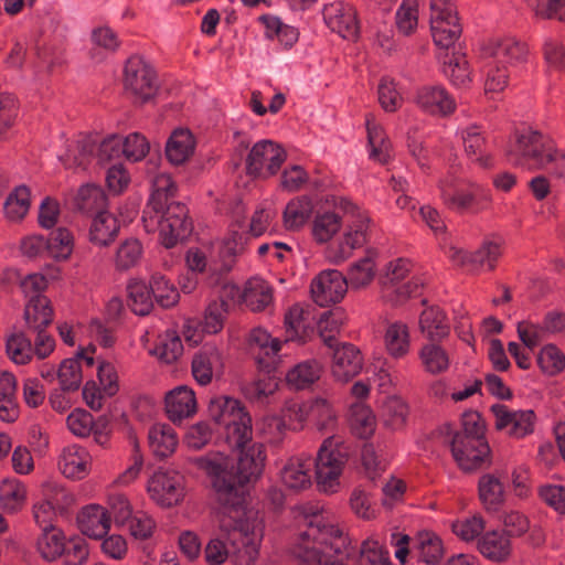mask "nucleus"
<instances>
[{
  "instance_id": "f257e3e1",
  "label": "nucleus",
  "mask_w": 565,
  "mask_h": 565,
  "mask_svg": "<svg viewBox=\"0 0 565 565\" xmlns=\"http://www.w3.org/2000/svg\"><path fill=\"white\" fill-rule=\"evenodd\" d=\"M220 536L212 539L205 547V559L210 565L223 564L230 555L243 565H250L259 553L263 539L262 522L257 513L243 504H224L217 513Z\"/></svg>"
},
{
  "instance_id": "f03ea898",
  "label": "nucleus",
  "mask_w": 565,
  "mask_h": 565,
  "mask_svg": "<svg viewBox=\"0 0 565 565\" xmlns=\"http://www.w3.org/2000/svg\"><path fill=\"white\" fill-rule=\"evenodd\" d=\"M318 503H305L296 508L297 518L306 526L292 547L297 565H338L348 546V537L330 515L323 514Z\"/></svg>"
},
{
  "instance_id": "7ed1b4c3",
  "label": "nucleus",
  "mask_w": 565,
  "mask_h": 565,
  "mask_svg": "<svg viewBox=\"0 0 565 565\" xmlns=\"http://www.w3.org/2000/svg\"><path fill=\"white\" fill-rule=\"evenodd\" d=\"M236 463L222 452H211L195 459V465L209 477L224 504L241 503L239 488L257 481L263 475L267 455L262 443L239 448Z\"/></svg>"
},
{
  "instance_id": "20e7f679",
  "label": "nucleus",
  "mask_w": 565,
  "mask_h": 565,
  "mask_svg": "<svg viewBox=\"0 0 565 565\" xmlns=\"http://www.w3.org/2000/svg\"><path fill=\"white\" fill-rule=\"evenodd\" d=\"M121 85L125 97L135 106L153 103L161 87L156 67L140 54H131L124 62Z\"/></svg>"
},
{
  "instance_id": "39448f33",
  "label": "nucleus",
  "mask_w": 565,
  "mask_h": 565,
  "mask_svg": "<svg viewBox=\"0 0 565 565\" xmlns=\"http://www.w3.org/2000/svg\"><path fill=\"white\" fill-rule=\"evenodd\" d=\"M349 456V447L341 437L330 436L322 441L315 460L316 484L320 492L333 494L340 491Z\"/></svg>"
},
{
  "instance_id": "423d86ee",
  "label": "nucleus",
  "mask_w": 565,
  "mask_h": 565,
  "mask_svg": "<svg viewBox=\"0 0 565 565\" xmlns=\"http://www.w3.org/2000/svg\"><path fill=\"white\" fill-rule=\"evenodd\" d=\"M514 139L511 156L515 164L548 171L559 149L548 136L526 127L516 130Z\"/></svg>"
},
{
  "instance_id": "0eeeda50",
  "label": "nucleus",
  "mask_w": 565,
  "mask_h": 565,
  "mask_svg": "<svg viewBox=\"0 0 565 565\" xmlns=\"http://www.w3.org/2000/svg\"><path fill=\"white\" fill-rule=\"evenodd\" d=\"M127 529L138 540L149 539L156 529L153 518L145 511L135 510L125 493L108 494V529Z\"/></svg>"
},
{
  "instance_id": "6e6552de",
  "label": "nucleus",
  "mask_w": 565,
  "mask_h": 565,
  "mask_svg": "<svg viewBox=\"0 0 565 565\" xmlns=\"http://www.w3.org/2000/svg\"><path fill=\"white\" fill-rule=\"evenodd\" d=\"M505 241L499 235L486 237L475 252H467L455 245L446 250L449 260L458 267L469 268L472 271H493L503 255Z\"/></svg>"
},
{
  "instance_id": "1a4fd4ad",
  "label": "nucleus",
  "mask_w": 565,
  "mask_h": 565,
  "mask_svg": "<svg viewBox=\"0 0 565 565\" xmlns=\"http://www.w3.org/2000/svg\"><path fill=\"white\" fill-rule=\"evenodd\" d=\"M411 262L398 258L391 262L383 278V290L385 297L394 305H401L412 297H416L423 289V281L419 277H409Z\"/></svg>"
},
{
  "instance_id": "9d476101",
  "label": "nucleus",
  "mask_w": 565,
  "mask_h": 565,
  "mask_svg": "<svg viewBox=\"0 0 565 565\" xmlns=\"http://www.w3.org/2000/svg\"><path fill=\"white\" fill-rule=\"evenodd\" d=\"M443 444L449 446L454 460L463 471H472L488 462L490 447L486 438L441 437Z\"/></svg>"
},
{
  "instance_id": "9b49d317",
  "label": "nucleus",
  "mask_w": 565,
  "mask_h": 565,
  "mask_svg": "<svg viewBox=\"0 0 565 565\" xmlns=\"http://www.w3.org/2000/svg\"><path fill=\"white\" fill-rule=\"evenodd\" d=\"M340 207L347 213L352 214L356 217L355 221L348 227L341 242L339 243L338 249L333 255L335 263H341L351 257L352 252L355 248H361L367 242V231L370 224V217L365 212H362L352 202L341 199Z\"/></svg>"
},
{
  "instance_id": "f8f14e48",
  "label": "nucleus",
  "mask_w": 565,
  "mask_h": 565,
  "mask_svg": "<svg viewBox=\"0 0 565 565\" xmlns=\"http://www.w3.org/2000/svg\"><path fill=\"white\" fill-rule=\"evenodd\" d=\"M285 150L270 140L256 142L246 159L249 175L267 178L274 175L286 160Z\"/></svg>"
},
{
  "instance_id": "ddd939ff",
  "label": "nucleus",
  "mask_w": 565,
  "mask_h": 565,
  "mask_svg": "<svg viewBox=\"0 0 565 565\" xmlns=\"http://www.w3.org/2000/svg\"><path fill=\"white\" fill-rule=\"evenodd\" d=\"M105 143L106 137L103 134L81 135L75 145L62 157L63 164L67 169L86 170L94 160H97V164L102 166L104 161L102 149Z\"/></svg>"
},
{
  "instance_id": "4468645a",
  "label": "nucleus",
  "mask_w": 565,
  "mask_h": 565,
  "mask_svg": "<svg viewBox=\"0 0 565 565\" xmlns=\"http://www.w3.org/2000/svg\"><path fill=\"white\" fill-rule=\"evenodd\" d=\"M494 426L509 437L521 439L534 431L536 416L532 409L513 411L503 404L491 406Z\"/></svg>"
},
{
  "instance_id": "2eb2a0df",
  "label": "nucleus",
  "mask_w": 565,
  "mask_h": 565,
  "mask_svg": "<svg viewBox=\"0 0 565 565\" xmlns=\"http://www.w3.org/2000/svg\"><path fill=\"white\" fill-rule=\"evenodd\" d=\"M147 491L160 507L177 505L184 495L183 477L177 471H157L149 479Z\"/></svg>"
},
{
  "instance_id": "dca6fc26",
  "label": "nucleus",
  "mask_w": 565,
  "mask_h": 565,
  "mask_svg": "<svg viewBox=\"0 0 565 565\" xmlns=\"http://www.w3.org/2000/svg\"><path fill=\"white\" fill-rule=\"evenodd\" d=\"M486 57H492L495 63L519 67L527 63L530 50L525 42L512 36L490 39L481 46Z\"/></svg>"
},
{
  "instance_id": "f3484780",
  "label": "nucleus",
  "mask_w": 565,
  "mask_h": 565,
  "mask_svg": "<svg viewBox=\"0 0 565 565\" xmlns=\"http://www.w3.org/2000/svg\"><path fill=\"white\" fill-rule=\"evenodd\" d=\"M347 291L348 280L337 269L321 271L310 284L311 298L320 307L341 301Z\"/></svg>"
},
{
  "instance_id": "a211bd4d",
  "label": "nucleus",
  "mask_w": 565,
  "mask_h": 565,
  "mask_svg": "<svg viewBox=\"0 0 565 565\" xmlns=\"http://www.w3.org/2000/svg\"><path fill=\"white\" fill-rule=\"evenodd\" d=\"M443 201L454 210L480 212L491 205L492 195L489 190L479 184H471L467 192L461 190L455 192L443 185Z\"/></svg>"
},
{
  "instance_id": "6ab92c4d",
  "label": "nucleus",
  "mask_w": 565,
  "mask_h": 565,
  "mask_svg": "<svg viewBox=\"0 0 565 565\" xmlns=\"http://www.w3.org/2000/svg\"><path fill=\"white\" fill-rule=\"evenodd\" d=\"M323 18L327 25L343 39L353 40L358 35L359 25L355 10L347 3L333 2L324 7Z\"/></svg>"
},
{
  "instance_id": "aec40b11",
  "label": "nucleus",
  "mask_w": 565,
  "mask_h": 565,
  "mask_svg": "<svg viewBox=\"0 0 565 565\" xmlns=\"http://www.w3.org/2000/svg\"><path fill=\"white\" fill-rule=\"evenodd\" d=\"M177 190V184L169 173L159 172L153 177L151 195L142 216L145 227H149L148 220L153 221L152 213L163 212V209L172 202Z\"/></svg>"
},
{
  "instance_id": "412c9836",
  "label": "nucleus",
  "mask_w": 565,
  "mask_h": 565,
  "mask_svg": "<svg viewBox=\"0 0 565 565\" xmlns=\"http://www.w3.org/2000/svg\"><path fill=\"white\" fill-rule=\"evenodd\" d=\"M191 369L194 380L205 386L212 382L214 376H220L223 373V356L215 347H204L193 355Z\"/></svg>"
},
{
  "instance_id": "4be33fe9",
  "label": "nucleus",
  "mask_w": 565,
  "mask_h": 565,
  "mask_svg": "<svg viewBox=\"0 0 565 565\" xmlns=\"http://www.w3.org/2000/svg\"><path fill=\"white\" fill-rule=\"evenodd\" d=\"M76 522L82 534L100 541V548L106 552V508L97 503L84 505L76 515Z\"/></svg>"
},
{
  "instance_id": "5701e85b",
  "label": "nucleus",
  "mask_w": 565,
  "mask_h": 565,
  "mask_svg": "<svg viewBox=\"0 0 565 565\" xmlns=\"http://www.w3.org/2000/svg\"><path fill=\"white\" fill-rule=\"evenodd\" d=\"M58 469L67 479L82 480L90 472L92 456L78 445L66 446L58 457Z\"/></svg>"
},
{
  "instance_id": "b1692460",
  "label": "nucleus",
  "mask_w": 565,
  "mask_h": 565,
  "mask_svg": "<svg viewBox=\"0 0 565 565\" xmlns=\"http://www.w3.org/2000/svg\"><path fill=\"white\" fill-rule=\"evenodd\" d=\"M150 146L146 137L138 132L126 137L108 136V160L124 156L129 161H140L149 152Z\"/></svg>"
},
{
  "instance_id": "393cba45",
  "label": "nucleus",
  "mask_w": 565,
  "mask_h": 565,
  "mask_svg": "<svg viewBox=\"0 0 565 565\" xmlns=\"http://www.w3.org/2000/svg\"><path fill=\"white\" fill-rule=\"evenodd\" d=\"M416 104L427 114L448 116L456 109L454 97L443 86H424L418 89Z\"/></svg>"
},
{
  "instance_id": "a878e982",
  "label": "nucleus",
  "mask_w": 565,
  "mask_h": 565,
  "mask_svg": "<svg viewBox=\"0 0 565 565\" xmlns=\"http://www.w3.org/2000/svg\"><path fill=\"white\" fill-rule=\"evenodd\" d=\"M362 365L360 351L353 344H343L334 350L331 373L335 381L347 383L361 372Z\"/></svg>"
},
{
  "instance_id": "bb28decb",
  "label": "nucleus",
  "mask_w": 565,
  "mask_h": 565,
  "mask_svg": "<svg viewBox=\"0 0 565 565\" xmlns=\"http://www.w3.org/2000/svg\"><path fill=\"white\" fill-rule=\"evenodd\" d=\"M418 331L427 342L447 339L450 323L446 312L438 306L426 307L418 317Z\"/></svg>"
},
{
  "instance_id": "cd10ccee",
  "label": "nucleus",
  "mask_w": 565,
  "mask_h": 565,
  "mask_svg": "<svg viewBox=\"0 0 565 565\" xmlns=\"http://www.w3.org/2000/svg\"><path fill=\"white\" fill-rule=\"evenodd\" d=\"M477 550L490 562L504 563L512 554V543L505 531L492 530L477 540Z\"/></svg>"
},
{
  "instance_id": "c85d7f7f",
  "label": "nucleus",
  "mask_w": 565,
  "mask_h": 565,
  "mask_svg": "<svg viewBox=\"0 0 565 565\" xmlns=\"http://www.w3.org/2000/svg\"><path fill=\"white\" fill-rule=\"evenodd\" d=\"M196 139L188 128L174 129L166 142V158L172 166L186 163L194 154Z\"/></svg>"
},
{
  "instance_id": "c756f323",
  "label": "nucleus",
  "mask_w": 565,
  "mask_h": 565,
  "mask_svg": "<svg viewBox=\"0 0 565 565\" xmlns=\"http://www.w3.org/2000/svg\"><path fill=\"white\" fill-rule=\"evenodd\" d=\"M196 408L194 391L188 386H178L166 396V412L173 423L193 416Z\"/></svg>"
},
{
  "instance_id": "7c9ffc66",
  "label": "nucleus",
  "mask_w": 565,
  "mask_h": 565,
  "mask_svg": "<svg viewBox=\"0 0 565 565\" xmlns=\"http://www.w3.org/2000/svg\"><path fill=\"white\" fill-rule=\"evenodd\" d=\"M466 154L482 168L492 166L484 131L480 126L470 125L460 132Z\"/></svg>"
},
{
  "instance_id": "2f4dec72",
  "label": "nucleus",
  "mask_w": 565,
  "mask_h": 565,
  "mask_svg": "<svg viewBox=\"0 0 565 565\" xmlns=\"http://www.w3.org/2000/svg\"><path fill=\"white\" fill-rule=\"evenodd\" d=\"M503 472H488L479 478V499L488 511H498L505 502Z\"/></svg>"
},
{
  "instance_id": "473e14b6",
  "label": "nucleus",
  "mask_w": 565,
  "mask_h": 565,
  "mask_svg": "<svg viewBox=\"0 0 565 565\" xmlns=\"http://www.w3.org/2000/svg\"><path fill=\"white\" fill-rule=\"evenodd\" d=\"M440 342H426L418 350L420 365L430 375L444 374L448 372L451 365L450 353Z\"/></svg>"
},
{
  "instance_id": "72a5a7b5",
  "label": "nucleus",
  "mask_w": 565,
  "mask_h": 565,
  "mask_svg": "<svg viewBox=\"0 0 565 565\" xmlns=\"http://www.w3.org/2000/svg\"><path fill=\"white\" fill-rule=\"evenodd\" d=\"M298 408L320 431L333 430L337 426V412L327 398L317 397L309 404L299 405Z\"/></svg>"
},
{
  "instance_id": "f704fd0d",
  "label": "nucleus",
  "mask_w": 565,
  "mask_h": 565,
  "mask_svg": "<svg viewBox=\"0 0 565 565\" xmlns=\"http://www.w3.org/2000/svg\"><path fill=\"white\" fill-rule=\"evenodd\" d=\"M28 501V488L17 478L0 481V509L7 514H17Z\"/></svg>"
},
{
  "instance_id": "c9c22d12",
  "label": "nucleus",
  "mask_w": 565,
  "mask_h": 565,
  "mask_svg": "<svg viewBox=\"0 0 565 565\" xmlns=\"http://www.w3.org/2000/svg\"><path fill=\"white\" fill-rule=\"evenodd\" d=\"M77 211L87 215L106 214V192L100 185L86 183L79 186L73 200Z\"/></svg>"
},
{
  "instance_id": "e433bc0d",
  "label": "nucleus",
  "mask_w": 565,
  "mask_h": 565,
  "mask_svg": "<svg viewBox=\"0 0 565 565\" xmlns=\"http://www.w3.org/2000/svg\"><path fill=\"white\" fill-rule=\"evenodd\" d=\"M384 347L394 359H402L411 350V332L407 323L403 321L388 322L385 327Z\"/></svg>"
},
{
  "instance_id": "4c0bfd02",
  "label": "nucleus",
  "mask_w": 565,
  "mask_h": 565,
  "mask_svg": "<svg viewBox=\"0 0 565 565\" xmlns=\"http://www.w3.org/2000/svg\"><path fill=\"white\" fill-rule=\"evenodd\" d=\"M429 23L435 44L443 49L454 46L462 33L459 17H429Z\"/></svg>"
},
{
  "instance_id": "58836bf2",
  "label": "nucleus",
  "mask_w": 565,
  "mask_h": 565,
  "mask_svg": "<svg viewBox=\"0 0 565 565\" xmlns=\"http://www.w3.org/2000/svg\"><path fill=\"white\" fill-rule=\"evenodd\" d=\"M149 447L158 458L171 456L179 444L175 430L164 423L153 424L148 431Z\"/></svg>"
},
{
  "instance_id": "ea45409f",
  "label": "nucleus",
  "mask_w": 565,
  "mask_h": 565,
  "mask_svg": "<svg viewBox=\"0 0 565 565\" xmlns=\"http://www.w3.org/2000/svg\"><path fill=\"white\" fill-rule=\"evenodd\" d=\"M310 468L309 460L290 458L280 470L281 482L290 490H306L311 486Z\"/></svg>"
},
{
  "instance_id": "a19ab883",
  "label": "nucleus",
  "mask_w": 565,
  "mask_h": 565,
  "mask_svg": "<svg viewBox=\"0 0 565 565\" xmlns=\"http://www.w3.org/2000/svg\"><path fill=\"white\" fill-rule=\"evenodd\" d=\"M322 364L315 360H306L292 366L286 374V383L292 390L300 391L309 388L322 375Z\"/></svg>"
},
{
  "instance_id": "79ce46f5",
  "label": "nucleus",
  "mask_w": 565,
  "mask_h": 565,
  "mask_svg": "<svg viewBox=\"0 0 565 565\" xmlns=\"http://www.w3.org/2000/svg\"><path fill=\"white\" fill-rule=\"evenodd\" d=\"M54 318V311L47 297H35L25 305L24 320L29 331L45 330Z\"/></svg>"
},
{
  "instance_id": "37998d69",
  "label": "nucleus",
  "mask_w": 565,
  "mask_h": 565,
  "mask_svg": "<svg viewBox=\"0 0 565 565\" xmlns=\"http://www.w3.org/2000/svg\"><path fill=\"white\" fill-rule=\"evenodd\" d=\"M309 311L299 305H294L285 316L286 339L288 341L306 342L313 332L308 323Z\"/></svg>"
},
{
  "instance_id": "c03bdc74",
  "label": "nucleus",
  "mask_w": 565,
  "mask_h": 565,
  "mask_svg": "<svg viewBox=\"0 0 565 565\" xmlns=\"http://www.w3.org/2000/svg\"><path fill=\"white\" fill-rule=\"evenodd\" d=\"M242 299L252 311H263L273 302V289L264 279L255 277L245 284Z\"/></svg>"
},
{
  "instance_id": "a18cd8bd",
  "label": "nucleus",
  "mask_w": 565,
  "mask_h": 565,
  "mask_svg": "<svg viewBox=\"0 0 565 565\" xmlns=\"http://www.w3.org/2000/svg\"><path fill=\"white\" fill-rule=\"evenodd\" d=\"M408 415L409 407L402 397L390 396L382 405L381 420L391 431L402 430L406 426Z\"/></svg>"
},
{
  "instance_id": "49530a36",
  "label": "nucleus",
  "mask_w": 565,
  "mask_h": 565,
  "mask_svg": "<svg viewBox=\"0 0 565 565\" xmlns=\"http://www.w3.org/2000/svg\"><path fill=\"white\" fill-rule=\"evenodd\" d=\"M347 321V315L342 308H334L321 313L317 321L318 333L326 345L333 348L342 327Z\"/></svg>"
},
{
  "instance_id": "de8ad7c7",
  "label": "nucleus",
  "mask_w": 565,
  "mask_h": 565,
  "mask_svg": "<svg viewBox=\"0 0 565 565\" xmlns=\"http://www.w3.org/2000/svg\"><path fill=\"white\" fill-rule=\"evenodd\" d=\"M312 210V201L306 195L290 200L284 211V226L289 231L300 230L310 218Z\"/></svg>"
},
{
  "instance_id": "09e8293b",
  "label": "nucleus",
  "mask_w": 565,
  "mask_h": 565,
  "mask_svg": "<svg viewBox=\"0 0 565 565\" xmlns=\"http://www.w3.org/2000/svg\"><path fill=\"white\" fill-rule=\"evenodd\" d=\"M366 130L370 158L380 163H386L391 156V143L383 128L376 122L372 115L366 116Z\"/></svg>"
},
{
  "instance_id": "8fccbe9b",
  "label": "nucleus",
  "mask_w": 565,
  "mask_h": 565,
  "mask_svg": "<svg viewBox=\"0 0 565 565\" xmlns=\"http://www.w3.org/2000/svg\"><path fill=\"white\" fill-rule=\"evenodd\" d=\"M225 440L232 449H239L248 446L253 438L252 418L247 412L225 426Z\"/></svg>"
},
{
  "instance_id": "3c124183",
  "label": "nucleus",
  "mask_w": 565,
  "mask_h": 565,
  "mask_svg": "<svg viewBox=\"0 0 565 565\" xmlns=\"http://www.w3.org/2000/svg\"><path fill=\"white\" fill-rule=\"evenodd\" d=\"M342 227V216L333 211L318 212L312 221L313 239L323 244L329 242Z\"/></svg>"
},
{
  "instance_id": "603ef678",
  "label": "nucleus",
  "mask_w": 565,
  "mask_h": 565,
  "mask_svg": "<svg viewBox=\"0 0 565 565\" xmlns=\"http://www.w3.org/2000/svg\"><path fill=\"white\" fill-rule=\"evenodd\" d=\"M31 206V191L26 185L15 186L3 204L6 218L19 222L25 217Z\"/></svg>"
},
{
  "instance_id": "864d4df0",
  "label": "nucleus",
  "mask_w": 565,
  "mask_h": 565,
  "mask_svg": "<svg viewBox=\"0 0 565 565\" xmlns=\"http://www.w3.org/2000/svg\"><path fill=\"white\" fill-rule=\"evenodd\" d=\"M244 413L245 409L239 401L227 396L216 397L209 405L210 417L222 426H225L231 420H235Z\"/></svg>"
},
{
  "instance_id": "5fc2aeb1",
  "label": "nucleus",
  "mask_w": 565,
  "mask_h": 565,
  "mask_svg": "<svg viewBox=\"0 0 565 565\" xmlns=\"http://www.w3.org/2000/svg\"><path fill=\"white\" fill-rule=\"evenodd\" d=\"M484 422L478 412H466L461 418V429L452 431L450 425H444L439 434L441 437H473V438H486L484 437Z\"/></svg>"
},
{
  "instance_id": "6e6d98bb",
  "label": "nucleus",
  "mask_w": 565,
  "mask_h": 565,
  "mask_svg": "<svg viewBox=\"0 0 565 565\" xmlns=\"http://www.w3.org/2000/svg\"><path fill=\"white\" fill-rule=\"evenodd\" d=\"M278 386L279 381L275 375L262 373L256 379L246 382L243 392L248 399L263 403L276 393Z\"/></svg>"
},
{
  "instance_id": "4d7b16f0",
  "label": "nucleus",
  "mask_w": 565,
  "mask_h": 565,
  "mask_svg": "<svg viewBox=\"0 0 565 565\" xmlns=\"http://www.w3.org/2000/svg\"><path fill=\"white\" fill-rule=\"evenodd\" d=\"M128 300L131 310L138 316H147L153 308L151 289L145 281L131 279L127 285Z\"/></svg>"
},
{
  "instance_id": "13d9d810",
  "label": "nucleus",
  "mask_w": 565,
  "mask_h": 565,
  "mask_svg": "<svg viewBox=\"0 0 565 565\" xmlns=\"http://www.w3.org/2000/svg\"><path fill=\"white\" fill-rule=\"evenodd\" d=\"M375 254L367 252L366 256L351 265L348 271V286L354 289L364 288L375 277Z\"/></svg>"
},
{
  "instance_id": "bf43d9fd",
  "label": "nucleus",
  "mask_w": 565,
  "mask_h": 565,
  "mask_svg": "<svg viewBox=\"0 0 565 565\" xmlns=\"http://www.w3.org/2000/svg\"><path fill=\"white\" fill-rule=\"evenodd\" d=\"M6 352L13 363L25 365L33 359V344L23 332H14L7 338Z\"/></svg>"
},
{
  "instance_id": "052dcab7",
  "label": "nucleus",
  "mask_w": 565,
  "mask_h": 565,
  "mask_svg": "<svg viewBox=\"0 0 565 565\" xmlns=\"http://www.w3.org/2000/svg\"><path fill=\"white\" fill-rule=\"evenodd\" d=\"M42 531L36 542L41 556L46 561H54L62 556L65 550V536L62 531L55 527Z\"/></svg>"
},
{
  "instance_id": "680f3d73",
  "label": "nucleus",
  "mask_w": 565,
  "mask_h": 565,
  "mask_svg": "<svg viewBox=\"0 0 565 565\" xmlns=\"http://www.w3.org/2000/svg\"><path fill=\"white\" fill-rule=\"evenodd\" d=\"M418 558L429 565L437 564L444 555L441 540L431 532H422L416 539Z\"/></svg>"
},
{
  "instance_id": "e2e57ef3",
  "label": "nucleus",
  "mask_w": 565,
  "mask_h": 565,
  "mask_svg": "<svg viewBox=\"0 0 565 565\" xmlns=\"http://www.w3.org/2000/svg\"><path fill=\"white\" fill-rule=\"evenodd\" d=\"M444 74L458 87H465L471 82L469 63L465 54L452 53L444 61Z\"/></svg>"
},
{
  "instance_id": "0e129e2a",
  "label": "nucleus",
  "mask_w": 565,
  "mask_h": 565,
  "mask_svg": "<svg viewBox=\"0 0 565 565\" xmlns=\"http://www.w3.org/2000/svg\"><path fill=\"white\" fill-rule=\"evenodd\" d=\"M56 379L63 391L76 392L83 382V370L76 358L64 359L57 369Z\"/></svg>"
},
{
  "instance_id": "69168bd1",
  "label": "nucleus",
  "mask_w": 565,
  "mask_h": 565,
  "mask_svg": "<svg viewBox=\"0 0 565 565\" xmlns=\"http://www.w3.org/2000/svg\"><path fill=\"white\" fill-rule=\"evenodd\" d=\"M227 312L228 302L224 296L211 300L204 311L203 330L210 334L220 332L224 327Z\"/></svg>"
},
{
  "instance_id": "338daca9",
  "label": "nucleus",
  "mask_w": 565,
  "mask_h": 565,
  "mask_svg": "<svg viewBox=\"0 0 565 565\" xmlns=\"http://www.w3.org/2000/svg\"><path fill=\"white\" fill-rule=\"evenodd\" d=\"M151 294L162 308H171L179 301L178 289L161 274H153L150 280Z\"/></svg>"
},
{
  "instance_id": "774afa93",
  "label": "nucleus",
  "mask_w": 565,
  "mask_h": 565,
  "mask_svg": "<svg viewBox=\"0 0 565 565\" xmlns=\"http://www.w3.org/2000/svg\"><path fill=\"white\" fill-rule=\"evenodd\" d=\"M350 424L359 437L367 438L375 430V416L370 407L358 403L351 407Z\"/></svg>"
}]
</instances>
